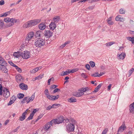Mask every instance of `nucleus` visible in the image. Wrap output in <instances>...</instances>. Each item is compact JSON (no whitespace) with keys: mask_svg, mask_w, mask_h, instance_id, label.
I'll return each instance as SVG.
<instances>
[{"mask_svg":"<svg viewBox=\"0 0 134 134\" xmlns=\"http://www.w3.org/2000/svg\"><path fill=\"white\" fill-rule=\"evenodd\" d=\"M66 122H68L69 123L67 125L66 130L68 132H72L74 130L75 125L76 123V121L74 119H68L67 118L66 120Z\"/></svg>","mask_w":134,"mask_h":134,"instance_id":"nucleus-1","label":"nucleus"},{"mask_svg":"<svg viewBox=\"0 0 134 134\" xmlns=\"http://www.w3.org/2000/svg\"><path fill=\"white\" fill-rule=\"evenodd\" d=\"M41 21V19H40L30 20L24 24L23 25V27L25 28L32 27L37 24Z\"/></svg>","mask_w":134,"mask_h":134,"instance_id":"nucleus-2","label":"nucleus"},{"mask_svg":"<svg viewBox=\"0 0 134 134\" xmlns=\"http://www.w3.org/2000/svg\"><path fill=\"white\" fill-rule=\"evenodd\" d=\"M41 21V19H40L30 20L24 24L23 25V27L25 28L32 27L37 24Z\"/></svg>","mask_w":134,"mask_h":134,"instance_id":"nucleus-3","label":"nucleus"},{"mask_svg":"<svg viewBox=\"0 0 134 134\" xmlns=\"http://www.w3.org/2000/svg\"><path fill=\"white\" fill-rule=\"evenodd\" d=\"M44 44V40L42 38H39L35 40L34 44L36 47H40L43 46Z\"/></svg>","mask_w":134,"mask_h":134,"instance_id":"nucleus-4","label":"nucleus"},{"mask_svg":"<svg viewBox=\"0 0 134 134\" xmlns=\"http://www.w3.org/2000/svg\"><path fill=\"white\" fill-rule=\"evenodd\" d=\"M0 65L3 66L5 69L4 72L6 73L8 71V70L6 69L5 67L7 66V63L5 60L0 55Z\"/></svg>","mask_w":134,"mask_h":134,"instance_id":"nucleus-5","label":"nucleus"},{"mask_svg":"<svg viewBox=\"0 0 134 134\" xmlns=\"http://www.w3.org/2000/svg\"><path fill=\"white\" fill-rule=\"evenodd\" d=\"M21 56L24 59H27L30 57V53L28 51H25L21 53Z\"/></svg>","mask_w":134,"mask_h":134,"instance_id":"nucleus-6","label":"nucleus"},{"mask_svg":"<svg viewBox=\"0 0 134 134\" xmlns=\"http://www.w3.org/2000/svg\"><path fill=\"white\" fill-rule=\"evenodd\" d=\"M34 36V33L33 32H31L28 33L27 36L25 38L26 42L28 43L29 42V41H30Z\"/></svg>","mask_w":134,"mask_h":134,"instance_id":"nucleus-7","label":"nucleus"},{"mask_svg":"<svg viewBox=\"0 0 134 134\" xmlns=\"http://www.w3.org/2000/svg\"><path fill=\"white\" fill-rule=\"evenodd\" d=\"M2 90V93L3 94L4 97L6 98H8L10 96V92L8 90L7 88Z\"/></svg>","mask_w":134,"mask_h":134,"instance_id":"nucleus-8","label":"nucleus"},{"mask_svg":"<svg viewBox=\"0 0 134 134\" xmlns=\"http://www.w3.org/2000/svg\"><path fill=\"white\" fill-rule=\"evenodd\" d=\"M52 32L49 30H46L44 32V35L47 38H50L52 35Z\"/></svg>","mask_w":134,"mask_h":134,"instance_id":"nucleus-9","label":"nucleus"},{"mask_svg":"<svg viewBox=\"0 0 134 134\" xmlns=\"http://www.w3.org/2000/svg\"><path fill=\"white\" fill-rule=\"evenodd\" d=\"M59 97V95H57L55 96H52L49 95L47 96V98L50 100H54L57 99Z\"/></svg>","mask_w":134,"mask_h":134,"instance_id":"nucleus-10","label":"nucleus"},{"mask_svg":"<svg viewBox=\"0 0 134 134\" xmlns=\"http://www.w3.org/2000/svg\"><path fill=\"white\" fill-rule=\"evenodd\" d=\"M19 87L23 90H27L28 87L24 83H20L19 85Z\"/></svg>","mask_w":134,"mask_h":134,"instance_id":"nucleus-11","label":"nucleus"},{"mask_svg":"<svg viewBox=\"0 0 134 134\" xmlns=\"http://www.w3.org/2000/svg\"><path fill=\"white\" fill-rule=\"evenodd\" d=\"M28 109H27L21 115L19 118V120L21 121H23L24 120L25 118V115L27 113V111Z\"/></svg>","mask_w":134,"mask_h":134,"instance_id":"nucleus-12","label":"nucleus"},{"mask_svg":"<svg viewBox=\"0 0 134 134\" xmlns=\"http://www.w3.org/2000/svg\"><path fill=\"white\" fill-rule=\"evenodd\" d=\"M126 128V127L125 125V124L123 123L122 125L119 127L118 130V132H122Z\"/></svg>","mask_w":134,"mask_h":134,"instance_id":"nucleus-13","label":"nucleus"},{"mask_svg":"<svg viewBox=\"0 0 134 134\" xmlns=\"http://www.w3.org/2000/svg\"><path fill=\"white\" fill-rule=\"evenodd\" d=\"M126 54L124 53H122L120 54H118L117 57L119 59H123L125 57Z\"/></svg>","mask_w":134,"mask_h":134,"instance_id":"nucleus-14","label":"nucleus"},{"mask_svg":"<svg viewBox=\"0 0 134 134\" xmlns=\"http://www.w3.org/2000/svg\"><path fill=\"white\" fill-rule=\"evenodd\" d=\"M129 110L130 113H134V102L130 104L129 106Z\"/></svg>","mask_w":134,"mask_h":134,"instance_id":"nucleus-15","label":"nucleus"},{"mask_svg":"<svg viewBox=\"0 0 134 134\" xmlns=\"http://www.w3.org/2000/svg\"><path fill=\"white\" fill-rule=\"evenodd\" d=\"M46 26L44 23H43L39 24L38 25L39 29L41 30H44L46 28Z\"/></svg>","mask_w":134,"mask_h":134,"instance_id":"nucleus-16","label":"nucleus"},{"mask_svg":"<svg viewBox=\"0 0 134 134\" xmlns=\"http://www.w3.org/2000/svg\"><path fill=\"white\" fill-rule=\"evenodd\" d=\"M49 27L50 29L51 30H53L55 29L56 27L55 23L52 22L49 25Z\"/></svg>","mask_w":134,"mask_h":134,"instance_id":"nucleus-17","label":"nucleus"},{"mask_svg":"<svg viewBox=\"0 0 134 134\" xmlns=\"http://www.w3.org/2000/svg\"><path fill=\"white\" fill-rule=\"evenodd\" d=\"M73 96L76 97H81L83 95L82 93H81V91L80 92H76L73 93Z\"/></svg>","mask_w":134,"mask_h":134,"instance_id":"nucleus-18","label":"nucleus"},{"mask_svg":"<svg viewBox=\"0 0 134 134\" xmlns=\"http://www.w3.org/2000/svg\"><path fill=\"white\" fill-rule=\"evenodd\" d=\"M115 20L117 21H123L124 20V19L120 15H118L115 18Z\"/></svg>","mask_w":134,"mask_h":134,"instance_id":"nucleus-19","label":"nucleus"},{"mask_svg":"<svg viewBox=\"0 0 134 134\" xmlns=\"http://www.w3.org/2000/svg\"><path fill=\"white\" fill-rule=\"evenodd\" d=\"M21 52H15L14 53L13 55L15 57L18 58L20 56H21Z\"/></svg>","mask_w":134,"mask_h":134,"instance_id":"nucleus-20","label":"nucleus"},{"mask_svg":"<svg viewBox=\"0 0 134 134\" xmlns=\"http://www.w3.org/2000/svg\"><path fill=\"white\" fill-rule=\"evenodd\" d=\"M91 90V89L89 88L88 87L83 88H82V89L80 91L81 93H82L83 95L84 94V92H85L87 91H89V90Z\"/></svg>","mask_w":134,"mask_h":134,"instance_id":"nucleus-21","label":"nucleus"},{"mask_svg":"<svg viewBox=\"0 0 134 134\" xmlns=\"http://www.w3.org/2000/svg\"><path fill=\"white\" fill-rule=\"evenodd\" d=\"M59 124L62 123L64 120V117L62 116H60L57 119Z\"/></svg>","mask_w":134,"mask_h":134,"instance_id":"nucleus-22","label":"nucleus"},{"mask_svg":"<svg viewBox=\"0 0 134 134\" xmlns=\"http://www.w3.org/2000/svg\"><path fill=\"white\" fill-rule=\"evenodd\" d=\"M68 101L70 103L75 102L77 101L76 99L74 97H71L69 99Z\"/></svg>","mask_w":134,"mask_h":134,"instance_id":"nucleus-23","label":"nucleus"},{"mask_svg":"<svg viewBox=\"0 0 134 134\" xmlns=\"http://www.w3.org/2000/svg\"><path fill=\"white\" fill-rule=\"evenodd\" d=\"M59 20V16H55L54 17L53 19V23H58Z\"/></svg>","mask_w":134,"mask_h":134,"instance_id":"nucleus-24","label":"nucleus"},{"mask_svg":"<svg viewBox=\"0 0 134 134\" xmlns=\"http://www.w3.org/2000/svg\"><path fill=\"white\" fill-rule=\"evenodd\" d=\"M10 13V11L5 13L3 14H0V17H5L7 16Z\"/></svg>","mask_w":134,"mask_h":134,"instance_id":"nucleus-25","label":"nucleus"},{"mask_svg":"<svg viewBox=\"0 0 134 134\" xmlns=\"http://www.w3.org/2000/svg\"><path fill=\"white\" fill-rule=\"evenodd\" d=\"M16 78L17 81H21L23 80L22 77L21 75H19L16 76Z\"/></svg>","mask_w":134,"mask_h":134,"instance_id":"nucleus-26","label":"nucleus"},{"mask_svg":"<svg viewBox=\"0 0 134 134\" xmlns=\"http://www.w3.org/2000/svg\"><path fill=\"white\" fill-rule=\"evenodd\" d=\"M102 85V84H99L98 86L95 88V90L93 91L94 92H96L98 91V90L101 87Z\"/></svg>","mask_w":134,"mask_h":134,"instance_id":"nucleus-27","label":"nucleus"},{"mask_svg":"<svg viewBox=\"0 0 134 134\" xmlns=\"http://www.w3.org/2000/svg\"><path fill=\"white\" fill-rule=\"evenodd\" d=\"M51 126L48 122L46 124L44 127V130L48 129Z\"/></svg>","mask_w":134,"mask_h":134,"instance_id":"nucleus-28","label":"nucleus"},{"mask_svg":"<svg viewBox=\"0 0 134 134\" xmlns=\"http://www.w3.org/2000/svg\"><path fill=\"white\" fill-rule=\"evenodd\" d=\"M126 38L129 40L131 41L132 43H134V37H126Z\"/></svg>","mask_w":134,"mask_h":134,"instance_id":"nucleus-29","label":"nucleus"},{"mask_svg":"<svg viewBox=\"0 0 134 134\" xmlns=\"http://www.w3.org/2000/svg\"><path fill=\"white\" fill-rule=\"evenodd\" d=\"M115 42L113 41L110 42H108L105 44V45L107 47H108L110 46L113 44H114Z\"/></svg>","mask_w":134,"mask_h":134,"instance_id":"nucleus-30","label":"nucleus"},{"mask_svg":"<svg viewBox=\"0 0 134 134\" xmlns=\"http://www.w3.org/2000/svg\"><path fill=\"white\" fill-rule=\"evenodd\" d=\"M70 73V71H69V70L68 71H66L65 72H64L63 74H61L60 75L62 76H64L67 75H68Z\"/></svg>","mask_w":134,"mask_h":134,"instance_id":"nucleus-31","label":"nucleus"},{"mask_svg":"<svg viewBox=\"0 0 134 134\" xmlns=\"http://www.w3.org/2000/svg\"><path fill=\"white\" fill-rule=\"evenodd\" d=\"M24 96V94L22 93H19L17 95L18 98L19 99H21L23 98Z\"/></svg>","mask_w":134,"mask_h":134,"instance_id":"nucleus-32","label":"nucleus"},{"mask_svg":"<svg viewBox=\"0 0 134 134\" xmlns=\"http://www.w3.org/2000/svg\"><path fill=\"white\" fill-rule=\"evenodd\" d=\"M24 101H25L27 102V103H28L30 101L29 98V97H26L24 98L23 99Z\"/></svg>","mask_w":134,"mask_h":134,"instance_id":"nucleus-33","label":"nucleus"},{"mask_svg":"<svg viewBox=\"0 0 134 134\" xmlns=\"http://www.w3.org/2000/svg\"><path fill=\"white\" fill-rule=\"evenodd\" d=\"M89 63L92 68H93L95 66V64L94 62L91 61Z\"/></svg>","mask_w":134,"mask_h":134,"instance_id":"nucleus-34","label":"nucleus"},{"mask_svg":"<svg viewBox=\"0 0 134 134\" xmlns=\"http://www.w3.org/2000/svg\"><path fill=\"white\" fill-rule=\"evenodd\" d=\"M4 26V24L3 20L0 19V27L1 28L3 27Z\"/></svg>","mask_w":134,"mask_h":134,"instance_id":"nucleus-35","label":"nucleus"},{"mask_svg":"<svg viewBox=\"0 0 134 134\" xmlns=\"http://www.w3.org/2000/svg\"><path fill=\"white\" fill-rule=\"evenodd\" d=\"M35 97V93H34L30 97H29V99L30 101H32L34 99Z\"/></svg>","mask_w":134,"mask_h":134,"instance_id":"nucleus-36","label":"nucleus"},{"mask_svg":"<svg viewBox=\"0 0 134 134\" xmlns=\"http://www.w3.org/2000/svg\"><path fill=\"white\" fill-rule=\"evenodd\" d=\"M40 31H37L35 34V36L36 37H40Z\"/></svg>","mask_w":134,"mask_h":134,"instance_id":"nucleus-37","label":"nucleus"},{"mask_svg":"<svg viewBox=\"0 0 134 134\" xmlns=\"http://www.w3.org/2000/svg\"><path fill=\"white\" fill-rule=\"evenodd\" d=\"M78 70L77 69H75L70 70V73H73L74 72H75Z\"/></svg>","mask_w":134,"mask_h":134,"instance_id":"nucleus-38","label":"nucleus"},{"mask_svg":"<svg viewBox=\"0 0 134 134\" xmlns=\"http://www.w3.org/2000/svg\"><path fill=\"white\" fill-rule=\"evenodd\" d=\"M14 20H15V18H12L10 19V22L11 23L10 26L13 25L14 24L15 21Z\"/></svg>","mask_w":134,"mask_h":134,"instance_id":"nucleus-39","label":"nucleus"},{"mask_svg":"<svg viewBox=\"0 0 134 134\" xmlns=\"http://www.w3.org/2000/svg\"><path fill=\"white\" fill-rule=\"evenodd\" d=\"M38 70V69H37V68H36L34 69L31 70L30 71V72L32 73H34L36 72Z\"/></svg>","mask_w":134,"mask_h":134,"instance_id":"nucleus-40","label":"nucleus"},{"mask_svg":"<svg viewBox=\"0 0 134 134\" xmlns=\"http://www.w3.org/2000/svg\"><path fill=\"white\" fill-rule=\"evenodd\" d=\"M52 121H53V122L54 124H59L58 123V120L57 119H55L52 120Z\"/></svg>","mask_w":134,"mask_h":134,"instance_id":"nucleus-41","label":"nucleus"},{"mask_svg":"<svg viewBox=\"0 0 134 134\" xmlns=\"http://www.w3.org/2000/svg\"><path fill=\"white\" fill-rule=\"evenodd\" d=\"M49 91L47 89H46L44 91V93L47 96H47H49L50 95L49 94Z\"/></svg>","mask_w":134,"mask_h":134,"instance_id":"nucleus-42","label":"nucleus"},{"mask_svg":"<svg viewBox=\"0 0 134 134\" xmlns=\"http://www.w3.org/2000/svg\"><path fill=\"white\" fill-rule=\"evenodd\" d=\"M33 116L34 115H32V114H30L28 118L27 119H26V120H29L32 119Z\"/></svg>","mask_w":134,"mask_h":134,"instance_id":"nucleus-43","label":"nucleus"},{"mask_svg":"<svg viewBox=\"0 0 134 134\" xmlns=\"http://www.w3.org/2000/svg\"><path fill=\"white\" fill-rule=\"evenodd\" d=\"M104 73L103 72H100V74H99V75H94V74H93L92 75V76L94 77H99L100 76H102L104 74Z\"/></svg>","mask_w":134,"mask_h":134,"instance_id":"nucleus-44","label":"nucleus"},{"mask_svg":"<svg viewBox=\"0 0 134 134\" xmlns=\"http://www.w3.org/2000/svg\"><path fill=\"white\" fill-rule=\"evenodd\" d=\"M10 18H4V20L6 23H8L10 22Z\"/></svg>","mask_w":134,"mask_h":134,"instance_id":"nucleus-45","label":"nucleus"},{"mask_svg":"<svg viewBox=\"0 0 134 134\" xmlns=\"http://www.w3.org/2000/svg\"><path fill=\"white\" fill-rule=\"evenodd\" d=\"M60 91V89L58 88H56L53 91V93H55L57 92H59Z\"/></svg>","mask_w":134,"mask_h":134,"instance_id":"nucleus-46","label":"nucleus"},{"mask_svg":"<svg viewBox=\"0 0 134 134\" xmlns=\"http://www.w3.org/2000/svg\"><path fill=\"white\" fill-rule=\"evenodd\" d=\"M108 131V129L106 128L102 132V134H106L107 132Z\"/></svg>","mask_w":134,"mask_h":134,"instance_id":"nucleus-47","label":"nucleus"},{"mask_svg":"<svg viewBox=\"0 0 134 134\" xmlns=\"http://www.w3.org/2000/svg\"><path fill=\"white\" fill-rule=\"evenodd\" d=\"M14 102V100H12L11 99H10V101L8 103V105H11Z\"/></svg>","mask_w":134,"mask_h":134,"instance_id":"nucleus-48","label":"nucleus"},{"mask_svg":"<svg viewBox=\"0 0 134 134\" xmlns=\"http://www.w3.org/2000/svg\"><path fill=\"white\" fill-rule=\"evenodd\" d=\"M81 75L82 77L84 79H86L87 77V76L86 75L85 73H82L81 74Z\"/></svg>","mask_w":134,"mask_h":134,"instance_id":"nucleus-49","label":"nucleus"},{"mask_svg":"<svg viewBox=\"0 0 134 134\" xmlns=\"http://www.w3.org/2000/svg\"><path fill=\"white\" fill-rule=\"evenodd\" d=\"M134 71V69L133 68H131V70L129 71V76H130Z\"/></svg>","mask_w":134,"mask_h":134,"instance_id":"nucleus-50","label":"nucleus"},{"mask_svg":"<svg viewBox=\"0 0 134 134\" xmlns=\"http://www.w3.org/2000/svg\"><path fill=\"white\" fill-rule=\"evenodd\" d=\"M37 109H34L33 111H32V112L31 113V114H32L33 115H34L35 113H36V112H37L38 110H37Z\"/></svg>","mask_w":134,"mask_h":134,"instance_id":"nucleus-51","label":"nucleus"},{"mask_svg":"<svg viewBox=\"0 0 134 134\" xmlns=\"http://www.w3.org/2000/svg\"><path fill=\"white\" fill-rule=\"evenodd\" d=\"M119 12L121 14H124L125 13V11L122 9H121L120 10Z\"/></svg>","mask_w":134,"mask_h":134,"instance_id":"nucleus-52","label":"nucleus"},{"mask_svg":"<svg viewBox=\"0 0 134 134\" xmlns=\"http://www.w3.org/2000/svg\"><path fill=\"white\" fill-rule=\"evenodd\" d=\"M54 105H52V106H49L47 107L46 108V109L47 110H50L52 108H53L54 107Z\"/></svg>","mask_w":134,"mask_h":134,"instance_id":"nucleus-53","label":"nucleus"},{"mask_svg":"<svg viewBox=\"0 0 134 134\" xmlns=\"http://www.w3.org/2000/svg\"><path fill=\"white\" fill-rule=\"evenodd\" d=\"M85 67L88 70H90L91 69L90 66L88 64H86L85 65Z\"/></svg>","mask_w":134,"mask_h":134,"instance_id":"nucleus-54","label":"nucleus"},{"mask_svg":"<svg viewBox=\"0 0 134 134\" xmlns=\"http://www.w3.org/2000/svg\"><path fill=\"white\" fill-rule=\"evenodd\" d=\"M4 66L2 65H0V70H2L3 71L4 70H5V68L4 67H3ZM4 70V71H5Z\"/></svg>","mask_w":134,"mask_h":134,"instance_id":"nucleus-55","label":"nucleus"},{"mask_svg":"<svg viewBox=\"0 0 134 134\" xmlns=\"http://www.w3.org/2000/svg\"><path fill=\"white\" fill-rule=\"evenodd\" d=\"M3 88V87L1 84H0V95H2V90Z\"/></svg>","mask_w":134,"mask_h":134,"instance_id":"nucleus-56","label":"nucleus"},{"mask_svg":"<svg viewBox=\"0 0 134 134\" xmlns=\"http://www.w3.org/2000/svg\"><path fill=\"white\" fill-rule=\"evenodd\" d=\"M20 126H19L16 129L13 131V132H17L18 131V130L20 128Z\"/></svg>","mask_w":134,"mask_h":134,"instance_id":"nucleus-57","label":"nucleus"},{"mask_svg":"<svg viewBox=\"0 0 134 134\" xmlns=\"http://www.w3.org/2000/svg\"><path fill=\"white\" fill-rule=\"evenodd\" d=\"M8 62L11 66H12L14 67L15 65V64L14 63H13L12 61H9Z\"/></svg>","mask_w":134,"mask_h":134,"instance_id":"nucleus-58","label":"nucleus"},{"mask_svg":"<svg viewBox=\"0 0 134 134\" xmlns=\"http://www.w3.org/2000/svg\"><path fill=\"white\" fill-rule=\"evenodd\" d=\"M4 1L3 0H2L0 1V5H2L4 4Z\"/></svg>","mask_w":134,"mask_h":134,"instance_id":"nucleus-59","label":"nucleus"},{"mask_svg":"<svg viewBox=\"0 0 134 134\" xmlns=\"http://www.w3.org/2000/svg\"><path fill=\"white\" fill-rule=\"evenodd\" d=\"M107 22L108 24L110 25H112L113 24V23L111 20H107Z\"/></svg>","mask_w":134,"mask_h":134,"instance_id":"nucleus-60","label":"nucleus"},{"mask_svg":"<svg viewBox=\"0 0 134 134\" xmlns=\"http://www.w3.org/2000/svg\"><path fill=\"white\" fill-rule=\"evenodd\" d=\"M48 122L51 127L54 124V123L53 122V121H52V120Z\"/></svg>","mask_w":134,"mask_h":134,"instance_id":"nucleus-61","label":"nucleus"},{"mask_svg":"<svg viewBox=\"0 0 134 134\" xmlns=\"http://www.w3.org/2000/svg\"><path fill=\"white\" fill-rule=\"evenodd\" d=\"M58 87V86L56 85H53L52 86V88L53 89H54Z\"/></svg>","mask_w":134,"mask_h":134,"instance_id":"nucleus-62","label":"nucleus"},{"mask_svg":"<svg viewBox=\"0 0 134 134\" xmlns=\"http://www.w3.org/2000/svg\"><path fill=\"white\" fill-rule=\"evenodd\" d=\"M14 23H19L20 22V20L19 19H15V20H14Z\"/></svg>","mask_w":134,"mask_h":134,"instance_id":"nucleus-63","label":"nucleus"},{"mask_svg":"<svg viewBox=\"0 0 134 134\" xmlns=\"http://www.w3.org/2000/svg\"><path fill=\"white\" fill-rule=\"evenodd\" d=\"M17 71L19 72L20 73H21L22 72V70L21 68H18L16 70Z\"/></svg>","mask_w":134,"mask_h":134,"instance_id":"nucleus-64","label":"nucleus"}]
</instances>
